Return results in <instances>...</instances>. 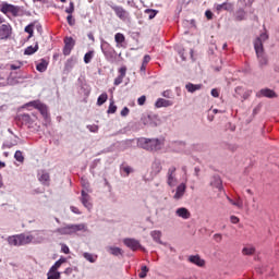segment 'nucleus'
Masks as SVG:
<instances>
[{
  "label": "nucleus",
  "mask_w": 279,
  "mask_h": 279,
  "mask_svg": "<svg viewBox=\"0 0 279 279\" xmlns=\"http://www.w3.org/2000/svg\"><path fill=\"white\" fill-rule=\"evenodd\" d=\"M184 193H186V184L181 183L177 186L174 199H182V197H184Z\"/></svg>",
  "instance_id": "obj_21"
},
{
  "label": "nucleus",
  "mask_w": 279,
  "mask_h": 279,
  "mask_svg": "<svg viewBox=\"0 0 279 279\" xmlns=\"http://www.w3.org/2000/svg\"><path fill=\"white\" fill-rule=\"evenodd\" d=\"M66 14L73 15V12H75V3L70 2V7L65 9Z\"/></svg>",
  "instance_id": "obj_49"
},
{
  "label": "nucleus",
  "mask_w": 279,
  "mask_h": 279,
  "mask_svg": "<svg viewBox=\"0 0 279 279\" xmlns=\"http://www.w3.org/2000/svg\"><path fill=\"white\" fill-rule=\"evenodd\" d=\"M49 66V61L47 59H40L39 62H36V71L39 73H45Z\"/></svg>",
  "instance_id": "obj_20"
},
{
  "label": "nucleus",
  "mask_w": 279,
  "mask_h": 279,
  "mask_svg": "<svg viewBox=\"0 0 279 279\" xmlns=\"http://www.w3.org/2000/svg\"><path fill=\"white\" fill-rule=\"evenodd\" d=\"M203 86H204V85H202V84L187 83V84L185 85V88H186L187 93H195V92H197V90H202V87H203Z\"/></svg>",
  "instance_id": "obj_27"
},
{
  "label": "nucleus",
  "mask_w": 279,
  "mask_h": 279,
  "mask_svg": "<svg viewBox=\"0 0 279 279\" xmlns=\"http://www.w3.org/2000/svg\"><path fill=\"white\" fill-rule=\"evenodd\" d=\"M60 267H62V264L57 260V262L51 266L50 270H51V271H58V269H60Z\"/></svg>",
  "instance_id": "obj_55"
},
{
  "label": "nucleus",
  "mask_w": 279,
  "mask_h": 279,
  "mask_svg": "<svg viewBox=\"0 0 279 279\" xmlns=\"http://www.w3.org/2000/svg\"><path fill=\"white\" fill-rule=\"evenodd\" d=\"M145 101H147V96L143 95L137 99L138 106H145Z\"/></svg>",
  "instance_id": "obj_53"
},
{
  "label": "nucleus",
  "mask_w": 279,
  "mask_h": 279,
  "mask_svg": "<svg viewBox=\"0 0 279 279\" xmlns=\"http://www.w3.org/2000/svg\"><path fill=\"white\" fill-rule=\"evenodd\" d=\"M80 201L83 204V206L85 208H87L88 210H90L93 208V203H90V196L88 195V193L86 191H84V190L81 191Z\"/></svg>",
  "instance_id": "obj_15"
},
{
  "label": "nucleus",
  "mask_w": 279,
  "mask_h": 279,
  "mask_svg": "<svg viewBox=\"0 0 279 279\" xmlns=\"http://www.w3.org/2000/svg\"><path fill=\"white\" fill-rule=\"evenodd\" d=\"M175 213L178 217H181V219H191V211L185 207L178 208Z\"/></svg>",
  "instance_id": "obj_23"
},
{
  "label": "nucleus",
  "mask_w": 279,
  "mask_h": 279,
  "mask_svg": "<svg viewBox=\"0 0 279 279\" xmlns=\"http://www.w3.org/2000/svg\"><path fill=\"white\" fill-rule=\"evenodd\" d=\"M24 32H26V34L34 32V23H31L27 26H25Z\"/></svg>",
  "instance_id": "obj_57"
},
{
  "label": "nucleus",
  "mask_w": 279,
  "mask_h": 279,
  "mask_svg": "<svg viewBox=\"0 0 279 279\" xmlns=\"http://www.w3.org/2000/svg\"><path fill=\"white\" fill-rule=\"evenodd\" d=\"M114 40L117 45H123V43H125V35H123L122 33H117L114 35Z\"/></svg>",
  "instance_id": "obj_41"
},
{
  "label": "nucleus",
  "mask_w": 279,
  "mask_h": 279,
  "mask_svg": "<svg viewBox=\"0 0 279 279\" xmlns=\"http://www.w3.org/2000/svg\"><path fill=\"white\" fill-rule=\"evenodd\" d=\"M108 252H109V254H111V256H123V254H124L122 248L119 246H109Z\"/></svg>",
  "instance_id": "obj_25"
},
{
  "label": "nucleus",
  "mask_w": 279,
  "mask_h": 279,
  "mask_svg": "<svg viewBox=\"0 0 279 279\" xmlns=\"http://www.w3.org/2000/svg\"><path fill=\"white\" fill-rule=\"evenodd\" d=\"M124 78H125L124 76L118 75V76L114 78V81H113L114 86H119L120 84H123V80H124Z\"/></svg>",
  "instance_id": "obj_52"
},
{
  "label": "nucleus",
  "mask_w": 279,
  "mask_h": 279,
  "mask_svg": "<svg viewBox=\"0 0 279 279\" xmlns=\"http://www.w3.org/2000/svg\"><path fill=\"white\" fill-rule=\"evenodd\" d=\"M256 97L260 99V97H266L267 99H275L278 97V94L270 88H262L259 92L256 93Z\"/></svg>",
  "instance_id": "obj_14"
},
{
  "label": "nucleus",
  "mask_w": 279,
  "mask_h": 279,
  "mask_svg": "<svg viewBox=\"0 0 279 279\" xmlns=\"http://www.w3.org/2000/svg\"><path fill=\"white\" fill-rule=\"evenodd\" d=\"M16 119L21 121L22 125H27L31 130L34 129V120L29 113H20Z\"/></svg>",
  "instance_id": "obj_13"
},
{
  "label": "nucleus",
  "mask_w": 279,
  "mask_h": 279,
  "mask_svg": "<svg viewBox=\"0 0 279 279\" xmlns=\"http://www.w3.org/2000/svg\"><path fill=\"white\" fill-rule=\"evenodd\" d=\"M144 12L145 14H149L148 15L149 21H151L153 19H156V14H158V10L156 9H146Z\"/></svg>",
  "instance_id": "obj_42"
},
{
  "label": "nucleus",
  "mask_w": 279,
  "mask_h": 279,
  "mask_svg": "<svg viewBox=\"0 0 279 279\" xmlns=\"http://www.w3.org/2000/svg\"><path fill=\"white\" fill-rule=\"evenodd\" d=\"M118 73L121 77H125L126 73H128V66L122 65L119 70Z\"/></svg>",
  "instance_id": "obj_51"
},
{
  "label": "nucleus",
  "mask_w": 279,
  "mask_h": 279,
  "mask_svg": "<svg viewBox=\"0 0 279 279\" xmlns=\"http://www.w3.org/2000/svg\"><path fill=\"white\" fill-rule=\"evenodd\" d=\"M100 162H101V159H94L89 166V171L92 172L95 171V169H97Z\"/></svg>",
  "instance_id": "obj_47"
},
{
  "label": "nucleus",
  "mask_w": 279,
  "mask_h": 279,
  "mask_svg": "<svg viewBox=\"0 0 279 279\" xmlns=\"http://www.w3.org/2000/svg\"><path fill=\"white\" fill-rule=\"evenodd\" d=\"M120 169L121 171L126 173V175H130V173H134V169L130 166H121Z\"/></svg>",
  "instance_id": "obj_48"
},
{
  "label": "nucleus",
  "mask_w": 279,
  "mask_h": 279,
  "mask_svg": "<svg viewBox=\"0 0 279 279\" xmlns=\"http://www.w3.org/2000/svg\"><path fill=\"white\" fill-rule=\"evenodd\" d=\"M242 254L244 256H254V254H256V247L252 246V247H244L242 250Z\"/></svg>",
  "instance_id": "obj_37"
},
{
  "label": "nucleus",
  "mask_w": 279,
  "mask_h": 279,
  "mask_svg": "<svg viewBox=\"0 0 279 279\" xmlns=\"http://www.w3.org/2000/svg\"><path fill=\"white\" fill-rule=\"evenodd\" d=\"M234 12V3L232 2H223L221 4H216V11L217 12Z\"/></svg>",
  "instance_id": "obj_18"
},
{
  "label": "nucleus",
  "mask_w": 279,
  "mask_h": 279,
  "mask_svg": "<svg viewBox=\"0 0 279 279\" xmlns=\"http://www.w3.org/2000/svg\"><path fill=\"white\" fill-rule=\"evenodd\" d=\"M73 66H75V57H71L65 61L64 71H66V73H71Z\"/></svg>",
  "instance_id": "obj_26"
},
{
  "label": "nucleus",
  "mask_w": 279,
  "mask_h": 279,
  "mask_svg": "<svg viewBox=\"0 0 279 279\" xmlns=\"http://www.w3.org/2000/svg\"><path fill=\"white\" fill-rule=\"evenodd\" d=\"M209 184L214 189H218V191H223V181L219 174L213 175Z\"/></svg>",
  "instance_id": "obj_16"
},
{
  "label": "nucleus",
  "mask_w": 279,
  "mask_h": 279,
  "mask_svg": "<svg viewBox=\"0 0 279 279\" xmlns=\"http://www.w3.org/2000/svg\"><path fill=\"white\" fill-rule=\"evenodd\" d=\"M267 40H269V35L267 33H262L253 41L259 69H265V66L269 65V57L265 52V46L263 45V43Z\"/></svg>",
  "instance_id": "obj_1"
},
{
  "label": "nucleus",
  "mask_w": 279,
  "mask_h": 279,
  "mask_svg": "<svg viewBox=\"0 0 279 279\" xmlns=\"http://www.w3.org/2000/svg\"><path fill=\"white\" fill-rule=\"evenodd\" d=\"M81 90L84 97H88V95H90V85H87L86 83H81Z\"/></svg>",
  "instance_id": "obj_38"
},
{
  "label": "nucleus",
  "mask_w": 279,
  "mask_h": 279,
  "mask_svg": "<svg viewBox=\"0 0 279 279\" xmlns=\"http://www.w3.org/2000/svg\"><path fill=\"white\" fill-rule=\"evenodd\" d=\"M137 146L146 151H160L165 147V138H137Z\"/></svg>",
  "instance_id": "obj_2"
},
{
  "label": "nucleus",
  "mask_w": 279,
  "mask_h": 279,
  "mask_svg": "<svg viewBox=\"0 0 279 279\" xmlns=\"http://www.w3.org/2000/svg\"><path fill=\"white\" fill-rule=\"evenodd\" d=\"M26 107L32 106L35 110H38L44 118L46 123H51V117L49 116V108L40 100H33L25 105Z\"/></svg>",
  "instance_id": "obj_5"
},
{
  "label": "nucleus",
  "mask_w": 279,
  "mask_h": 279,
  "mask_svg": "<svg viewBox=\"0 0 279 279\" xmlns=\"http://www.w3.org/2000/svg\"><path fill=\"white\" fill-rule=\"evenodd\" d=\"M177 51H178L180 58L183 60V62L186 61V56L184 54L186 50L184 48L180 47V48H178Z\"/></svg>",
  "instance_id": "obj_50"
},
{
  "label": "nucleus",
  "mask_w": 279,
  "mask_h": 279,
  "mask_svg": "<svg viewBox=\"0 0 279 279\" xmlns=\"http://www.w3.org/2000/svg\"><path fill=\"white\" fill-rule=\"evenodd\" d=\"M19 142L16 140H7L2 144V149H12V147H16Z\"/></svg>",
  "instance_id": "obj_31"
},
{
  "label": "nucleus",
  "mask_w": 279,
  "mask_h": 279,
  "mask_svg": "<svg viewBox=\"0 0 279 279\" xmlns=\"http://www.w3.org/2000/svg\"><path fill=\"white\" fill-rule=\"evenodd\" d=\"M187 260L192 263V265H196V267H206V260L202 259L198 254L190 255Z\"/></svg>",
  "instance_id": "obj_17"
},
{
  "label": "nucleus",
  "mask_w": 279,
  "mask_h": 279,
  "mask_svg": "<svg viewBox=\"0 0 279 279\" xmlns=\"http://www.w3.org/2000/svg\"><path fill=\"white\" fill-rule=\"evenodd\" d=\"M110 8L113 10L116 16L120 19V21H130V12L123 9V7L111 4Z\"/></svg>",
  "instance_id": "obj_9"
},
{
  "label": "nucleus",
  "mask_w": 279,
  "mask_h": 279,
  "mask_svg": "<svg viewBox=\"0 0 279 279\" xmlns=\"http://www.w3.org/2000/svg\"><path fill=\"white\" fill-rule=\"evenodd\" d=\"M147 274H149V268L146 265H144L141 268V272L138 274V278H142V279L147 278Z\"/></svg>",
  "instance_id": "obj_43"
},
{
  "label": "nucleus",
  "mask_w": 279,
  "mask_h": 279,
  "mask_svg": "<svg viewBox=\"0 0 279 279\" xmlns=\"http://www.w3.org/2000/svg\"><path fill=\"white\" fill-rule=\"evenodd\" d=\"M0 12H2V14H12L14 17L21 16V14H19V12H21V7L2 2Z\"/></svg>",
  "instance_id": "obj_6"
},
{
  "label": "nucleus",
  "mask_w": 279,
  "mask_h": 279,
  "mask_svg": "<svg viewBox=\"0 0 279 279\" xmlns=\"http://www.w3.org/2000/svg\"><path fill=\"white\" fill-rule=\"evenodd\" d=\"M61 252H63V254H70L71 250L69 248V246L66 244H62Z\"/></svg>",
  "instance_id": "obj_59"
},
{
  "label": "nucleus",
  "mask_w": 279,
  "mask_h": 279,
  "mask_svg": "<svg viewBox=\"0 0 279 279\" xmlns=\"http://www.w3.org/2000/svg\"><path fill=\"white\" fill-rule=\"evenodd\" d=\"M150 60H151V57L149 54H145L144 58H143V62H142V65L140 68V71L145 73V71H147V64H149Z\"/></svg>",
  "instance_id": "obj_33"
},
{
  "label": "nucleus",
  "mask_w": 279,
  "mask_h": 279,
  "mask_svg": "<svg viewBox=\"0 0 279 279\" xmlns=\"http://www.w3.org/2000/svg\"><path fill=\"white\" fill-rule=\"evenodd\" d=\"M63 56H71V51L75 48V39L73 37H64Z\"/></svg>",
  "instance_id": "obj_11"
},
{
  "label": "nucleus",
  "mask_w": 279,
  "mask_h": 279,
  "mask_svg": "<svg viewBox=\"0 0 279 279\" xmlns=\"http://www.w3.org/2000/svg\"><path fill=\"white\" fill-rule=\"evenodd\" d=\"M151 169H153V173L155 175H158V173L162 171V163H160V161H155L151 166Z\"/></svg>",
  "instance_id": "obj_36"
},
{
  "label": "nucleus",
  "mask_w": 279,
  "mask_h": 279,
  "mask_svg": "<svg viewBox=\"0 0 279 279\" xmlns=\"http://www.w3.org/2000/svg\"><path fill=\"white\" fill-rule=\"evenodd\" d=\"M61 275L60 271L50 270L47 272V279H60Z\"/></svg>",
  "instance_id": "obj_39"
},
{
  "label": "nucleus",
  "mask_w": 279,
  "mask_h": 279,
  "mask_svg": "<svg viewBox=\"0 0 279 279\" xmlns=\"http://www.w3.org/2000/svg\"><path fill=\"white\" fill-rule=\"evenodd\" d=\"M247 16V12H245V9H238L235 12V21H245Z\"/></svg>",
  "instance_id": "obj_32"
},
{
  "label": "nucleus",
  "mask_w": 279,
  "mask_h": 279,
  "mask_svg": "<svg viewBox=\"0 0 279 279\" xmlns=\"http://www.w3.org/2000/svg\"><path fill=\"white\" fill-rule=\"evenodd\" d=\"M205 16H206L207 21H213V17L215 16V14L213 13V11L207 10L205 12Z\"/></svg>",
  "instance_id": "obj_58"
},
{
  "label": "nucleus",
  "mask_w": 279,
  "mask_h": 279,
  "mask_svg": "<svg viewBox=\"0 0 279 279\" xmlns=\"http://www.w3.org/2000/svg\"><path fill=\"white\" fill-rule=\"evenodd\" d=\"M211 97H215V98L219 97V89L213 88L211 89Z\"/></svg>",
  "instance_id": "obj_64"
},
{
  "label": "nucleus",
  "mask_w": 279,
  "mask_h": 279,
  "mask_svg": "<svg viewBox=\"0 0 279 279\" xmlns=\"http://www.w3.org/2000/svg\"><path fill=\"white\" fill-rule=\"evenodd\" d=\"M151 239L155 241V243H159V245H162V232L155 230L150 232Z\"/></svg>",
  "instance_id": "obj_29"
},
{
  "label": "nucleus",
  "mask_w": 279,
  "mask_h": 279,
  "mask_svg": "<svg viewBox=\"0 0 279 279\" xmlns=\"http://www.w3.org/2000/svg\"><path fill=\"white\" fill-rule=\"evenodd\" d=\"M142 123L148 128H158L160 125V119L156 114H147L142 117Z\"/></svg>",
  "instance_id": "obj_8"
},
{
  "label": "nucleus",
  "mask_w": 279,
  "mask_h": 279,
  "mask_svg": "<svg viewBox=\"0 0 279 279\" xmlns=\"http://www.w3.org/2000/svg\"><path fill=\"white\" fill-rule=\"evenodd\" d=\"M87 130H89V132H94V133H97L99 132V126L98 125H95V124H89L87 125Z\"/></svg>",
  "instance_id": "obj_54"
},
{
  "label": "nucleus",
  "mask_w": 279,
  "mask_h": 279,
  "mask_svg": "<svg viewBox=\"0 0 279 279\" xmlns=\"http://www.w3.org/2000/svg\"><path fill=\"white\" fill-rule=\"evenodd\" d=\"M123 244L132 252H138V250H143V245H141V242L134 238H125L123 240Z\"/></svg>",
  "instance_id": "obj_10"
},
{
  "label": "nucleus",
  "mask_w": 279,
  "mask_h": 279,
  "mask_svg": "<svg viewBox=\"0 0 279 279\" xmlns=\"http://www.w3.org/2000/svg\"><path fill=\"white\" fill-rule=\"evenodd\" d=\"M39 47H38V41L35 43V46H28L25 50H24V56H34V53H36V51H38Z\"/></svg>",
  "instance_id": "obj_30"
},
{
  "label": "nucleus",
  "mask_w": 279,
  "mask_h": 279,
  "mask_svg": "<svg viewBox=\"0 0 279 279\" xmlns=\"http://www.w3.org/2000/svg\"><path fill=\"white\" fill-rule=\"evenodd\" d=\"M93 58H95V50H89L84 54V63L85 64H90L93 61Z\"/></svg>",
  "instance_id": "obj_34"
},
{
  "label": "nucleus",
  "mask_w": 279,
  "mask_h": 279,
  "mask_svg": "<svg viewBox=\"0 0 279 279\" xmlns=\"http://www.w3.org/2000/svg\"><path fill=\"white\" fill-rule=\"evenodd\" d=\"M21 80H29V76L21 72H11L7 82L11 86H16V84H21Z\"/></svg>",
  "instance_id": "obj_7"
},
{
  "label": "nucleus",
  "mask_w": 279,
  "mask_h": 279,
  "mask_svg": "<svg viewBox=\"0 0 279 279\" xmlns=\"http://www.w3.org/2000/svg\"><path fill=\"white\" fill-rule=\"evenodd\" d=\"M100 49L107 62H110L111 64H114V62H117L119 58H121V53H117V50H114V47H112L106 40H101Z\"/></svg>",
  "instance_id": "obj_3"
},
{
  "label": "nucleus",
  "mask_w": 279,
  "mask_h": 279,
  "mask_svg": "<svg viewBox=\"0 0 279 279\" xmlns=\"http://www.w3.org/2000/svg\"><path fill=\"white\" fill-rule=\"evenodd\" d=\"M169 106H173V102L165 98H158L155 102V108H169Z\"/></svg>",
  "instance_id": "obj_22"
},
{
  "label": "nucleus",
  "mask_w": 279,
  "mask_h": 279,
  "mask_svg": "<svg viewBox=\"0 0 279 279\" xmlns=\"http://www.w3.org/2000/svg\"><path fill=\"white\" fill-rule=\"evenodd\" d=\"M121 117H128V114H130V108L124 107L121 112H120Z\"/></svg>",
  "instance_id": "obj_61"
},
{
  "label": "nucleus",
  "mask_w": 279,
  "mask_h": 279,
  "mask_svg": "<svg viewBox=\"0 0 279 279\" xmlns=\"http://www.w3.org/2000/svg\"><path fill=\"white\" fill-rule=\"evenodd\" d=\"M83 258H85V260H88V263H96L97 258H95V256H93V254L90 253H83Z\"/></svg>",
  "instance_id": "obj_46"
},
{
  "label": "nucleus",
  "mask_w": 279,
  "mask_h": 279,
  "mask_svg": "<svg viewBox=\"0 0 279 279\" xmlns=\"http://www.w3.org/2000/svg\"><path fill=\"white\" fill-rule=\"evenodd\" d=\"M214 239L217 243H221L223 236L221 235V233H216L214 234Z\"/></svg>",
  "instance_id": "obj_63"
},
{
  "label": "nucleus",
  "mask_w": 279,
  "mask_h": 279,
  "mask_svg": "<svg viewBox=\"0 0 279 279\" xmlns=\"http://www.w3.org/2000/svg\"><path fill=\"white\" fill-rule=\"evenodd\" d=\"M14 158L17 162H25V157L23 156V151L21 150L15 151Z\"/></svg>",
  "instance_id": "obj_45"
},
{
  "label": "nucleus",
  "mask_w": 279,
  "mask_h": 279,
  "mask_svg": "<svg viewBox=\"0 0 279 279\" xmlns=\"http://www.w3.org/2000/svg\"><path fill=\"white\" fill-rule=\"evenodd\" d=\"M175 173V167H172L168 170V181L167 184L173 186V174Z\"/></svg>",
  "instance_id": "obj_35"
},
{
  "label": "nucleus",
  "mask_w": 279,
  "mask_h": 279,
  "mask_svg": "<svg viewBox=\"0 0 279 279\" xmlns=\"http://www.w3.org/2000/svg\"><path fill=\"white\" fill-rule=\"evenodd\" d=\"M12 38V25L2 24L0 25V40H8Z\"/></svg>",
  "instance_id": "obj_12"
},
{
  "label": "nucleus",
  "mask_w": 279,
  "mask_h": 279,
  "mask_svg": "<svg viewBox=\"0 0 279 279\" xmlns=\"http://www.w3.org/2000/svg\"><path fill=\"white\" fill-rule=\"evenodd\" d=\"M108 101V94L102 93L97 99V106H104Z\"/></svg>",
  "instance_id": "obj_40"
},
{
  "label": "nucleus",
  "mask_w": 279,
  "mask_h": 279,
  "mask_svg": "<svg viewBox=\"0 0 279 279\" xmlns=\"http://www.w3.org/2000/svg\"><path fill=\"white\" fill-rule=\"evenodd\" d=\"M34 241V235L20 234V245H29Z\"/></svg>",
  "instance_id": "obj_24"
},
{
  "label": "nucleus",
  "mask_w": 279,
  "mask_h": 279,
  "mask_svg": "<svg viewBox=\"0 0 279 279\" xmlns=\"http://www.w3.org/2000/svg\"><path fill=\"white\" fill-rule=\"evenodd\" d=\"M117 112V105H114V100H111L109 104V108L107 110V114H114Z\"/></svg>",
  "instance_id": "obj_44"
},
{
  "label": "nucleus",
  "mask_w": 279,
  "mask_h": 279,
  "mask_svg": "<svg viewBox=\"0 0 279 279\" xmlns=\"http://www.w3.org/2000/svg\"><path fill=\"white\" fill-rule=\"evenodd\" d=\"M8 243H9V245L21 246V235L20 234L10 235L8 238Z\"/></svg>",
  "instance_id": "obj_28"
},
{
  "label": "nucleus",
  "mask_w": 279,
  "mask_h": 279,
  "mask_svg": "<svg viewBox=\"0 0 279 279\" xmlns=\"http://www.w3.org/2000/svg\"><path fill=\"white\" fill-rule=\"evenodd\" d=\"M70 210L74 213V215H82V211H80V208L75 206H70Z\"/></svg>",
  "instance_id": "obj_62"
},
{
  "label": "nucleus",
  "mask_w": 279,
  "mask_h": 279,
  "mask_svg": "<svg viewBox=\"0 0 279 279\" xmlns=\"http://www.w3.org/2000/svg\"><path fill=\"white\" fill-rule=\"evenodd\" d=\"M86 232V225L80 223V225H66L64 227L56 229L54 232L61 235H71L75 234V232Z\"/></svg>",
  "instance_id": "obj_4"
},
{
  "label": "nucleus",
  "mask_w": 279,
  "mask_h": 279,
  "mask_svg": "<svg viewBox=\"0 0 279 279\" xmlns=\"http://www.w3.org/2000/svg\"><path fill=\"white\" fill-rule=\"evenodd\" d=\"M50 180H51V175L49 174V172H46L45 170L41 171V174H38V181L44 186H49Z\"/></svg>",
  "instance_id": "obj_19"
},
{
  "label": "nucleus",
  "mask_w": 279,
  "mask_h": 279,
  "mask_svg": "<svg viewBox=\"0 0 279 279\" xmlns=\"http://www.w3.org/2000/svg\"><path fill=\"white\" fill-rule=\"evenodd\" d=\"M66 21L70 27H73V25H75V19L73 17V15H68Z\"/></svg>",
  "instance_id": "obj_56"
},
{
  "label": "nucleus",
  "mask_w": 279,
  "mask_h": 279,
  "mask_svg": "<svg viewBox=\"0 0 279 279\" xmlns=\"http://www.w3.org/2000/svg\"><path fill=\"white\" fill-rule=\"evenodd\" d=\"M21 66H23V62H19V65L11 64L10 69H11V71H19V69H21Z\"/></svg>",
  "instance_id": "obj_60"
}]
</instances>
